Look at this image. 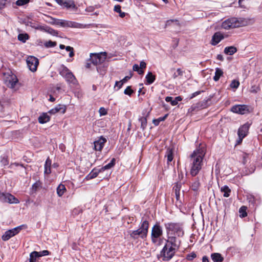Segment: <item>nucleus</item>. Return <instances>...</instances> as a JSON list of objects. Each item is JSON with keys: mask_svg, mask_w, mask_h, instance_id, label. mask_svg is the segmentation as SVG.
<instances>
[{"mask_svg": "<svg viewBox=\"0 0 262 262\" xmlns=\"http://www.w3.org/2000/svg\"><path fill=\"white\" fill-rule=\"evenodd\" d=\"M145 79L146 81V84H150L155 81L156 77L151 72H148L145 76Z\"/></svg>", "mask_w": 262, "mask_h": 262, "instance_id": "obj_24", "label": "nucleus"}, {"mask_svg": "<svg viewBox=\"0 0 262 262\" xmlns=\"http://www.w3.org/2000/svg\"><path fill=\"white\" fill-rule=\"evenodd\" d=\"M183 73V72L181 69H178L177 72L173 74V78L175 79L179 76H182Z\"/></svg>", "mask_w": 262, "mask_h": 262, "instance_id": "obj_48", "label": "nucleus"}, {"mask_svg": "<svg viewBox=\"0 0 262 262\" xmlns=\"http://www.w3.org/2000/svg\"><path fill=\"white\" fill-rule=\"evenodd\" d=\"M175 100H177V102L178 103L179 101H180L182 100V98L180 96H178L175 98Z\"/></svg>", "mask_w": 262, "mask_h": 262, "instance_id": "obj_64", "label": "nucleus"}, {"mask_svg": "<svg viewBox=\"0 0 262 262\" xmlns=\"http://www.w3.org/2000/svg\"><path fill=\"white\" fill-rule=\"evenodd\" d=\"M133 75L132 73L130 75L125 76L123 79L119 81H116L115 83V86H117L118 84H120V86H118V89H121L124 83H126L132 77Z\"/></svg>", "mask_w": 262, "mask_h": 262, "instance_id": "obj_28", "label": "nucleus"}, {"mask_svg": "<svg viewBox=\"0 0 262 262\" xmlns=\"http://www.w3.org/2000/svg\"><path fill=\"white\" fill-rule=\"evenodd\" d=\"M223 74V71L220 68H216L215 69V75L213 77V80L215 81H217L219 80L221 76Z\"/></svg>", "mask_w": 262, "mask_h": 262, "instance_id": "obj_32", "label": "nucleus"}, {"mask_svg": "<svg viewBox=\"0 0 262 262\" xmlns=\"http://www.w3.org/2000/svg\"><path fill=\"white\" fill-rule=\"evenodd\" d=\"M56 45L57 43L56 41H52L51 40H49L44 43V46L47 48L54 47L56 46Z\"/></svg>", "mask_w": 262, "mask_h": 262, "instance_id": "obj_41", "label": "nucleus"}, {"mask_svg": "<svg viewBox=\"0 0 262 262\" xmlns=\"http://www.w3.org/2000/svg\"><path fill=\"white\" fill-rule=\"evenodd\" d=\"M133 91L132 90L130 86H128L124 90V93L125 95L130 96L133 93Z\"/></svg>", "mask_w": 262, "mask_h": 262, "instance_id": "obj_49", "label": "nucleus"}, {"mask_svg": "<svg viewBox=\"0 0 262 262\" xmlns=\"http://www.w3.org/2000/svg\"><path fill=\"white\" fill-rule=\"evenodd\" d=\"M64 49H66V51L69 52H71L74 50L73 48L70 46H67L66 47H65Z\"/></svg>", "mask_w": 262, "mask_h": 262, "instance_id": "obj_62", "label": "nucleus"}, {"mask_svg": "<svg viewBox=\"0 0 262 262\" xmlns=\"http://www.w3.org/2000/svg\"><path fill=\"white\" fill-rule=\"evenodd\" d=\"M174 190H175V193H177V192H180V187L178 186V184H177L176 186L174 187Z\"/></svg>", "mask_w": 262, "mask_h": 262, "instance_id": "obj_60", "label": "nucleus"}, {"mask_svg": "<svg viewBox=\"0 0 262 262\" xmlns=\"http://www.w3.org/2000/svg\"><path fill=\"white\" fill-rule=\"evenodd\" d=\"M24 226V225H20L6 231L2 237V239L4 241L9 240L10 238L18 234Z\"/></svg>", "mask_w": 262, "mask_h": 262, "instance_id": "obj_9", "label": "nucleus"}, {"mask_svg": "<svg viewBox=\"0 0 262 262\" xmlns=\"http://www.w3.org/2000/svg\"><path fill=\"white\" fill-rule=\"evenodd\" d=\"M51 160L48 157L45 162L44 168V173L46 174H49L51 172Z\"/></svg>", "mask_w": 262, "mask_h": 262, "instance_id": "obj_20", "label": "nucleus"}, {"mask_svg": "<svg viewBox=\"0 0 262 262\" xmlns=\"http://www.w3.org/2000/svg\"><path fill=\"white\" fill-rule=\"evenodd\" d=\"M184 177V174L182 172H181L180 173H179V178L180 179H183Z\"/></svg>", "mask_w": 262, "mask_h": 262, "instance_id": "obj_63", "label": "nucleus"}, {"mask_svg": "<svg viewBox=\"0 0 262 262\" xmlns=\"http://www.w3.org/2000/svg\"><path fill=\"white\" fill-rule=\"evenodd\" d=\"M1 162L4 166L7 165L9 164L8 158L6 157H1Z\"/></svg>", "mask_w": 262, "mask_h": 262, "instance_id": "obj_51", "label": "nucleus"}, {"mask_svg": "<svg viewBox=\"0 0 262 262\" xmlns=\"http://www.w3.org/2000/svg\"><path fill=\"white\" fill-rule=\"evenodd\" d=\"M176 23V24L178 23V20H174V19H170V20H167L166 23V26H169L172 23Z\"/></svg>", "mask_w": 262, "mask_h": 262, "instance_id": "obj_55", "label": "nucleus"}, {"mask_svg": "<svg viewBox=\"0 0 262 262\" xmlns=\"http://www.w3.org/2000/svg\"><path fill=\"white\" fill-rule=\"evenodd\" d=\"M177 249L169 245H165L161 251V254L163 260H169L174 255Z\"/></svg>", "mask_w": 262, "mask_h": 262, "instance_id": "obj_6", "label": "nucleus"}, {"mask_svg": "<svg viewBox=\"0 0 262 262\" xmlns=\"http://www.w3.org/2000/svg\"><path fill=\"white\" fill-rule=\"evenodd\" d=\"M249 126V124L245 123L239 128L238 130V140L237 141V143L238 144L241 143L242 142L243 138L247 136Z\"/></svg>", "mask_w": 262, "mask_h": 262, "instance_id": "obj_12", "label": "nucleus"}, {"mask_svg": "<svg viewBox=\"0 0 262 262\" xmlns=\"http://www.w3.org/2000/svg\"><path fill=\"white\" fill-rule=\"evenodd\" d=\"M259 90V88L258 86L256 85H252L250 89V92L252 93H256Z\"/></svg>", "mask_w": 262, "mask_h": 262, "instance_id": "obj_47", "label": "nucleus"}, {"mask_svg": "<svg viewBox=\"0 0 262 262\" xmlns=\"http://www.w3.org/2000/svg\"><path fill=\"white\" fill-rule=\"evenodd\" d=\"M46 32L48 33L53 35V36H57L58 32L57 31L54 30L53 29L50 27H46L45 29Z\"/></svg>", "mask_w": 262, "mask_h": 262, "instance_id": "obj_39", "label": "nucleus"}, {"mask_svg": "<svg viewBox=\"0 0 262 262\" xmlns=\"http://www.w3.org/2000/svg\"><path fill=\"white\" fill-rule=\"evenodd\" d=\"M99 113L100 116H104L106 115L107 112L105 108L101 107L99 108Z\"/></svg>", "mask_w": 262, "mask_h": 262, "instance_id": "obj_52", "label": "nucleus"}, {"mask_svg": "<svg viewBox=\"0 0 262 262\" xmlns=\"http://www.w3.org/2000/svg\"><path fill=\"white\" fill-rule=\"evenodd\" d=\"M55 2L59 5L65 7L67 9L72 8L76 9L75 3L72 0H55Z\"/></svg>", "mask_w": 262, "mask_h": 262, "instance_id": "obj_16", "label": "nucleus"}, {"mask_svg": "<svg viewBox=\"0 0 262 262\" xmlns=\"http://www.w3.org/2000/svg\"><path fill=\"white\" fill-rule=\"evenodd\" d=\"M106 140L102 136L100 137L97 140L94 142V149L96 150L101 151L103 147Z\"/></svg>", "mask_w": 262, "mask_h": 262, "instance_id": "obj_17", "label": "nucleus"}, {"mask_svg": "<svg viewBox=\"0 0 262 262\" xmlns=\"http://www.w3.org/2000/svg\"><path fill=\"white\" fill-rule=\"evenodd\" d=\"M64 78L66 79V81L69 83L75 84L76 81L74 75L71 72L68 73V75Z\"/></svg>", "mask_w": 262, "mask_h": 262, "instance_id": "obj_26", "label": "nucleus"}, {"mask_svg": "<svg viewBox=\"0 0 262 262\" xmlns=\"http://www.w3.org/2000/svg\"><path fill=\"white\" fill-rule=\"evenodd\" d=\"M139 121L141 122V127L144 130L147 125V119L146 117H142L139 118Z\"/></svg>", "mask_w": 262, "mask_h": 262, "instance_id": "obj_38", "label": "nucleus"}, {"mask_svg": "<svg viewBox=\"0 0 262 262\" xmlns=\"http://www.w3.org/2000/svg\"><path fill=\"white\" fill-rule=\"evenodd\" d=\"M168 115L166 114L165 115L164 117H160L158 119H154L153 120V123L155 125H158L159 123L161 122V121H164L166 118V117H167Z\"/></svg>", "mask_w": 262, "mask_h": 262, "instance_id": "obj_43", "label": "nucleus"}, {"mask_svg": "<svg viewBox=\"0 0 262 262\" xmlns=\"http://www.w3.org/2000/svg\"><path fill=\"white\" fill-rule=\"evenodd\" d=\"M100 169H93L92 171L86 176L85 179L86 180H89L92 179H94L97 177L99 173L101 172Z\"/></svg>", "mask_w": 262, "mask_h": 262, "instance_id": "obj_21", "label": "nucleus"}, {"mask_svg": "<svg viewBox=\"0 0 262 262\" xmlns=\"http://www.w3.org/2000/svg\"><path fill=\"white\" fill-rule=\"evenodd\" d=\"M115 164V159L113 158L111 162L106 165L101 167L100 169L101 172L104 171L105 170L108 169L113 167Z\"/></svg>", "mask_w": 262, "mask_h": 262, "instance_id": "obj_30", "label": "nucleus"}, {"mask_svg": "<svg viewBox=\"0 0 262 262\" xmlns=\"http://www.w3.org/2000/svg\"><path fill=\"white\" fill-rule=\"evenodd\" d=\"M28 39L29 35L26 33H21L18 34V39L24 43Z\"/></svg>", "mask_w": 262, "mask_h": 262, "instance_id": "obj_36", "label": "nucleus"}, {"mask_svg": "<svg viewBox=\"0 0 262 262\" xmlns=\"http://www.w3.org/2000/svg\"><path fill=\"white\" fill-rule=\"evenodd\" d=\"M239 85V82L238 80H233L230 83V88L232 89H236Z\"/></svg>", "mask_w": 262, "mask_h": 262, "instance_id": "obj_44", "label": "nucleus"}, {"mask_svg": "<svg viewBox=\"0 0 262 262\" xmlns=\"http://www.w3.org/2000/svg\"><path fill=\"white\" fill-rule=\"evenodd\" d=\"M146 64L144 61H142L140 62V67H139L140 69L142 70V69H145L146 68Z\"/></svg>", "mask_w": 262, "mask_h": 262, "instance_id": "obj_57", "label": "nucleus"}, {"mask_svg": "<svg viewBox=\"0 0 262 262\" xmlns=\"http://www.w3.org/2000/svg\"><path fill=\"white\" fill-rule=\"evenodd\" d=\"M48 19L46 21L47 22H48L49 23L54 25V22H55L54 20H56L57 18H53V17H50V16H48Z\"/></svg>", "mask_w": 262, "mask_h": 262, "instance_id": "obj_54", "label": "nucleus"}, {"mask_svg": "<svg viewBox=\"0 0 262 262\" xmlns=\"http://www.w3.org/2000/svg\"><path fill=\"white\" fill-rule=\"evenodd\" d=\"M200 187V182L198 180H194L191 184V188L194 191H197Z\"/></svg>", "mask_w": 262, "mask_h": 262, "instance_id": "obj_37", "label": "nucleus"}, {"mask_svg": "<svg viewBox=\"0 0 262 262\" xmlns=\"http://www.w3.org/2000/svg\"><path fill=\"white\" fill-rule=\"evenodd\" d=\"M54 25L58 26L63 28H82L83 25L81 24L64 19H56L54 20Z\"/></svg>", "mask_w": 262, "mask_h": 262, "instance_id": "obj_5", "label": "nucleus"}, {"mask_svg": "<svg viewBox=\"0 0 262 262\" xmlns=\"http://www.w3.org/2000/svg\"><path fill=\"white\" fill-rule=\"evenodd\" d=\"M221 190L222 192L224 193L223 196L224 197L227 198L229 196L230 193L231 192L230 189L227 186H224L221 188Z\"/></svg>", "mask_w": 262, "mask_h": 262, "instance_id": "obj_33", "label": "nucleus"}, {"mask_svg": "<svg viewBox=\"0 0 262 262\" xmlns=\"http://www.w3.org/2000/svg\"><path fill=\"white\" fill-rule=\"evenodd\" d=\"M237 51V49L234 46L226 47L224 49V53L227 55H232Z\"/></svg>", "mask_w": 262, "mask_h": 262, "instance_id": "obj_27", "label": "nucleus"}, {"mask_svg": "<svg viewBox=\"0 0 262 262\" xmlns=\"http://www.w3.org/2000/svg\"><path fill=\"white\" fill-rule=\"evenodd\" d=\"M106 57L105 53L98 54L91 53L90 55V61L95 66H97L103 62Z\"/></svg>", "mask_w": 262, "mask_h": 262, "instance_id": "obj_7", "label": "nucleus"}, {"mask_svg": "<svg viewBox=\"0 0 262 262\" xmlns=\"http://www.w3.org/2000/svg\"><path fill=\"white\" fill-rule=\"evenodd\" d=\"M202 262H209L208 257L207 256H204L202 258Z\"/></svg>", "mask_w": 262, "mask_h": 262, "instance_id": "obj_61", "label": "nucleus"}, {"mask_svg": "<svg viewBox=\"0 0 262 262\" xmlns=\"http://www.w3.org/2000/svg\"><path fill=\"white\" fill-rule=\"evenodd\" d=\"M165 157L167 158V163H169L173 160V151L171 148H168L166 152Z\"/></svg>", "mask_w": 262, "mask_h": 262, "instance_id": "obj_31", "label": "nucleus"}, {"mask_svg": "<svg viewBox=\"0 0 262 262\" xmlns=\"http://www.w3.org/2000/svg\"><path fill=\"white\" fill-rule=\"evenodd\" d=\"M7 0H0V10L4 8L6 4Z\"/></svg>", "mask_w": 262, "mask_h": 262, "instance_id": "obj_56", "label": "nucleus"}, {"mask_svg": "<svg viewBox=\"0 0 262 262\" xmlns=\"http://www.w3.org/2000/svg\"><path fill=\"white\" fill-rule=\"evenodd\" d=\"M167 235H174L181 237L184 234L181 225L179 223H167L164 224Z\"/></svg>", "mask_w": 262, "mask_h": 262, "instance_id": "obj_2", "label": "nucleus"}, {"mask_svg": "<svg viewBox=\"0 0 262 262\" xmlns=\"http://www.w3.org/2000/svg\"><path fill=\"white\" fill-rule=\"evenodd\" d=\"M149 228V224L146 220L142 221L141 225L139 229L130 232V236L134 239H137L138 237L144 238L147 235Z\"/></svg>", "mask_w": 262, "mask_h": 262, "instance_id": "obj_3", "label": "nucleus"}, {"mask_svg": "<svg viewBox=\"0 0 262 262\" xmlns=\"http://www.w3.org/2000/svg\"><path fill=\"white\" fill-rule=\"evenodd\" d=\"M0 201L10 204H18L19 202L17 198L9 193H0Z\"/></svg>", "mask_w": 262, "mask_h": 262, "instance_id": "obj_10", "label": "nucleus"}, {"mask_svg": "<svg viewBox=\"0 0 262 262\" xmlns=\"http://www.w3.org/2000/svg\"><path fill=\"white\" fill-rule=\"evenodd\" d=\"M66 190V188L65 186L62 184H60L57 188V194L59 197H61L64 194Z\"/></svg>", "mask_w": 262, "mask_h": 262, "instance_id": "obj_29", "label": "nucleus"}, {"mask_svg": "<svg viewBox=\"0 0 262 262\" xmlns=\"http://www.w3.org/2000/svg\"><path fill=\"white\" fill-rule=\"evenodd\" d=\"M247 207L243 206H242L239 210V212L240 213V216L242 217H244L247 215V213L246 212Z\"/></svg>", "mask_w": 262, "mask_h": 262, "instance_id": "obj_40", "label": "nucleus"}, {"mask_svg": "<svg viewBox=\"0 0 262 262\" xmlns=\"http://www.w3.org/2000/svg\"><path fill=\"white\" fill-rule=\"evenodd\" d=\"M211 258L214 262H222L224 260L223 257L219 253H212Z\"/></svg>", "mask_w": 262, "mask_h": 262, "instance_id": "obj_22", "label": "nucleus"}, {"mask_svg": "<svg viewBox=\"0 0 262 262\" xmlns=\"http://www.w3.org/2000/svg\"><path fill=\"white\" fill-rule=\"evenodd\" d=\"M50 117L47 113H43L38 117V122L40 124H43L49 121Z\"/></svg>", "mask_w": 262, "mask_h": 262, "instance_id": "obj_25", "label": "nucleus"}, {"mask_svg": "<svg viewBox=\"0 0 262 262\" xmlns=\"http://www.w3.org/2000/svg\"><path fill=\"white\" fill-rule=\"evenodd\" d=\"M176 236L168 235V239L166 245H169L170 246L173 247L175 249H178L180 245V241L177 238Z\"/></svg>", "mask_w": 262, "mask_h": 262, "instance_id": "obj_15", "label": "nucleus"}, {"mask_svg": "<svg viewBox=\"0 0 262 262\" xmlns=\"http://www.w3.org/2000/svg\"><path fill=\"white\" fill-rule=\"evenodd\" d=\"M165 100L166 102H170V104L172 106H175L178 104V102H177V100H175V99H173L172 97L168 96L165 98Z\"/></svg>", "mask_w": 262, "mask_h": 262, "instance_id": "obj_42", "label": "nucleus"}, {"mask_svg": "<svg viewBox=\"0 0 262 262\" xmlns=\"http://www.w3.org/2000/svg\"><path fill=\"white\" fill-rule=\"evenodd\" d=\"M38 253L37 251H33L30 254V262H36V259L38 258Z\"/></svg>", "mask_w": 262, "mask_h": 262, "instance_id": "obj_34", "label": "nucleus"}, {"mask_svg": "<svg viewBox=\"0 0 262 262\" xmlns=\"http://www.w3.org/2000/svg\"><path fill=\"white\" fill-rule=\"evenodd\" d=\"M248 155L246 154H243V163L245 164H246V162H247V158H248Z\"/></svg>", "mask_w": 262, "mask_h": 262, "instance_id": "obj_59", "label": "nucleus"}, {"mask_svg": "<svg viewBox=\"0 0 262 262\" xmlns=\"http://www.w3.org/2000/svg\"><path fill=\"white\" fill-rule=\"evenodd\" d=\"M201 91H196L193 93H192L191 96H190V99H192L197 95H199L201 93Z\"/></svg>", "mask_w": 262, "mask_h": 262, "instance_id": "obj_58", "label": "nucleus"}, {"mask_svg": "<svg viewBox=\"0 0 262 262\" xmlns=\"http://www.w3.org/2000/svg\"><path fill=\"white\" fill-rule=\"evenodd\" d=\"M206 151L203 147H199L190 156V174L192 177L199 173L203 166V159Z\"/></svg>", "mask_w": 262, "mask_h": 262, "instance_id": "obj_1", "label": "nucleus"}, {"mask_svg": "<svg viewBox=\"0 0 262 262\" xmlns=\"http://www.w3.org/2000/svg\"><path fill=\"white\" fill-rule=\"evenodd\" d=\"M239 27V23L236 18H231L224 21L221 28L225 30L237 28Z\"/></svg>", "mask_w": 262, "mask_h": 262, "instance_id": "obj_8", "label": "nucleus"}, {"mask_svg": "<svg viewBox=\"0 0 262 262\" xmlns=\"http://www.w3.org/2000/svg\"><path fill=\"white\" fill-rule=\"evenodd\" d=\"M29 1L30 0H17L15 3L16 5L18 6H22L28 3Z\"/></svg>", "mask_w": 262, "mask_h": 262, "instance_id": "obj_46", "label": "nucleus"}, {"mask_svg": "<svg viewBox=\"0 0 262 262\" xmlns=\"http://www.w3.org/2000/svg\"><path fill=\"white\" fill-rule=\"evenodd\" d=\"M71 72V71L66 66L64 65H61L60 68H59V72L60 75L62 76L63 78H65V77L68 75V73H69Z\"/></svg>", "mask_w": 262, "mask_h": 262, "instance_id": "obj_23", "label": "nucleus"}, {"mask_svg": "<svg viewBox=\"0 0 262 262\" xmlns=\"http://www.w3.org/2000/svg\"><path fill=\"white\" fill-rule=\"evenodd\" d=\"M224 38L223 34L220 32H215L212 37L211 44L215 46Z\"/></svg>", "mask_w": 262, "mask_h": 262, "instance_id": "obj_18", "label": "nucleus"}, {"mask_svg": "<svg viewBox=\"0 0 262 262\" xmlns=\"http://www.w3.org/2000/svg\"><path fill=\"white\" fill-rule=\"evenodd\" d=\"M231 111L233 113L243 115L248 113L249 109L246 105H235L231 107Z\"/></svg>", "mask_w": 262, "mask_h": 262, "instance_id": "obj_14", "label": "nucleus"}, {"mask_svg": "<svg viewBox=\"0 0 262 262\" xmlns=\"http://www.w3.org/2000/svg\"><path fill=\"white\" fill-rule=\"evenodd\" d=\"M133 69L134 71L138 72L139 75H142L144 73V71L140 69L139 66L137 64H135L133 66Z\"/></svg>", "mask_w": 262, "mask_h": 262, "instance_id": "obj_45", "label": "nucleus"}, {"mask_svg": "<svg viewBox=\"0 0 262 262\" xmlns=\"http://www.w3.org/2000/svg\"><path fill=\"white\" fill-rule=\"evenodd\" d=\"M196 257V254L194 252H192L187 255L186 259L188 260H192Z\"/></svg>", "mask_w": 262, "mask_h": 262, "instance_id": "obj_50", "label": "nucleus"}, {"mask_svg": "<svg viewBox=\"0 0 262 262\" xmlns=\"http://www.w3.org/2000/svg\"><path fill=\"white\" fill-rule=\"evenodd\" d=\"M114 10L116 12L119 13V16L121 18H123L124 17H125L126 13L125 12L121 11V6L120 5H115L114 7Z\"/></svg>", "mask_w": 262, "mask_h": 262, "instance_id": "obj_35", "label": "nucleus"}, {"mask_svg": "<svg viewBox=\"0 0 262 262\" xmlns=\"http://www.w3.org/2000/svg\"><path fill=\"white\" fill-rule=\"evenodd\" d=\"M26 61L28 67L31 71L35 72L36 71L39 63L37 58L34 56H29L27 58Z\"/></svg>", "mask_w": 262, "mask_h": 262, "instance_id": "obj_13", "label": "nucleus"}, {"mask_svg": "<svg viewBox=\"0 0 262 262\" xmlns=\"http://www.w3.org/2000/svg\"><path fill=\"white\" fill-rule=\"evenodd\" d=\"M66 111V107L63 104H58L53 108L51 109L49 111V113L50 114H55L56 113L60 112L62 114H64Z\"/></svg>", "mask_w": 262, "mask_h": 262, "instance_id": "obj_19", "label": "nucleus"}, {"mask_svg": "<svg viewBox=\"0 0 262 262\" xmlns=\"http://www.w3.org/2000/svg\"><path fill=\"white\" fill-rule=\"evenodd\" d=\"M5 82L6 84L11 88H13L15 84L18 82V79L14 74L8 73L7 74H5Z\"/></svg>", "mask_w": 262, "mask_h": 262, "instance_id": "obj_11", "label": "nucleus"}, {"mask_svg": "<svg viewBox=\"0 0 262 262\" xmlns=\"http://www.w3.org/2000/svg\"><path fill=\"white\" fill-rule=\"evenodd\" d=\"M39 257L42 256H46L49 254V251L48 250H43L40 252H38Z\"/></svg>", "mask_w": 262, "mask_h": 262, "instance_id": "obj_53", "label": "nucleus"}, {"mask_svg": "<svg viewBox=\"0 0 262 262\" xmlns=\"http://www.w3.org/2000/svg\"><path fill=\"white\" fill-rule=\"evenodd\" d=\"M162 235V228L159 224H155L151 229V240L152 243L156 245H160L162 242L161 237Z\"/></svg>", "mask_w": 262, "mask_h": 262, "instance_id": "obj_4", "label": "nucleus"}]
</instances>
